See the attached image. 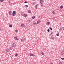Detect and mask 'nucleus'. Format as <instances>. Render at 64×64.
Masks as SVG:
<instances>
[{"label":"nucleus","mask_w":64,"mask_h":64,"mask_svg":"<svg viewBox=\"0 0 64 64\" xmlns=\"http://www.w3.org/2000/svg\"><path fill=\"white\" fill-rule=\"evenodd\" d=\"M60 54L61 55H64V53L63 52H61Z\"/></svg>","instance_id":"nucleus-15"},{"label":"nucleus","mask_w":64,"mask_h":64,"mask_svg":"<svg viewBox=\"0 0 64 64\" xmlns=\"http://www.w3.org/2000/svg\"><path fill=\"white\" fill-rule=\"evenodd\" d=\"M23 16L24 17H27V15L26 14H24Z\"/></svg>","instance_id":"nucleus-10"},{"label":"nucleus","mask_w":64,"mask_h":64,"mask_svg":"<svg viewBox=\"0 0 64 64\" xmlns=\"http://www.w3.org/2000/svg\"><path fill=\"white\" fill-rule=\"evenodd\" d=\"M10 50H12V48L11 47H10Z\"/></svg>","instance_id":"nucleus-27"},{"label":"nucleus","mask_w":64,"mask_h":64,"mask_svg":"<svg viewBox=\"0 0 64 64\" xmlns=\"http://www.w3.org/2000/svg\"><path fill=\"white\" fill-rule=\"evenodd\" d=\"M54 13H55V12H54V11H53L52 12V14H54Z\"/></svg>","instance_id":"nucleus-32"},{"label":"nucleus","mask_w":64,"mask_h":64,"mask_svg":"<svg viewBox=\"0 0 64 64\" xmlns=\"http://www.w3.org/2000/svg\"><path fill=\"white\" fill-rule=\"evenodd\" d=\"M35 18V16H32V19H34Z\"/></svg>","instance_id":"nucleus-20"},{"label":"nucleus","mask_w":64,"mask_h":64,"mask_svg":"<svg viewBox=\"0 0 64 64\" xmlns=\"http://www.w3.org/2000/svg\"><path fill=\"white\" fill-rule=\"evenodd\" d=\"M12 15L13 16H14L16 15V12H15V11H14L12 14Z\"/></svg>","instance_id":"nucleus-2"},{"label":"nucleus","mask_w":64,"mask_h":64,"mask_svg":"<svg viewBox=\"0 0 64 64\" xmlns=\"http://www.w3.org/2000/svg\"><path fill=\"white\" fill-rule=\"evenodd\" d=\"M1 2H3L4 1V0H0Z\"/></svg>","instance_id":"nucleus-24"},{"label":"nucleus","mask_w":64,"mask_h":64,"mask_svg":"<svg viewBox=\"0 0 64 64\" xmlns=\"http://www.w3.org/2000/svg\"><path fill=\"white\" fill-rule=\"evenodd\" d=\"M60 30H64V27H60Z\"/></svg>","instance_id":"nucleus-4"},{"label":"nucleus","mask_w":64,"mask_h":64,"mask_svg":"<svg viewBox=\"0 0 64 64\" xmlns=\"http://www.w3.org/2000/svg\"><path fill=\"white\" fill-rule=\"evenodd\" d=\"M28 13H30L31 12V10H28Z\"/></svg>","instance_id":"nucleus-22"},{"label":"nucleus","mask_w":64,"mask_h":64,"mask_svg":"<svg viewBox=\"0 0 64 64\" xmlns=\"http://www.w3.org/2000/svg\"><path fill=\"white\" fill-rule=\"evenodd\" d=\"M16 33L18 32V30H16Z\"/></svg>","instance_id":"nucleus-35"},{"label":"nucleus","mask_w":64,"mask_h":64,"mask_svg":"<svg viewBox=\"0 0 64 64\" xmlns=\"http://www.w3.org/2000/svg\"><path fill=\"white\" fill-rule=\"evenodd\" d=\"M37 22H38V23H40V22H41V20H38Z\"/></svg>","instance_id":"nucleus-17"},{"label":"nucleus","mask_w":64,"mask_h":64,"mask_svg":"<svg viewBox=\"0 0 64 64\" xmlns=\"http://www.w3.org/2000/svg\"><path fill=\"white\" fill-rule=\"evenodd\" d=\"M28 3V2L26 1H25L24 2V3Z\"/></svg>","instance_id":"nucleus-31"},{"label":"nucleus","mask_w":64,"mask_h":64,"mask_svg":"<svg viewBox=\"0 0 64 64\" xmlns=\"http://www.w3.org/2000/svg\"><path fill=\"white\" fill-rule=\"evenodd\" d=\"M56 36H59V34L58 33L56 34Z\"/></svg>","instance_id":"nucleus-25"},{"label":"nucleus","mask_w":64,"mask_h":64,"mask_svg":"<svg viewBox=\"0 0 64 64\" xmlns=\"http://www.w3.org/2000/svg\"><path fill=\"white\" fill-rule=\"evenodd\" d=\"M12 10H10V11H9V12H8V14L10 15H12Z\"/></svg>","instance_id":"nucleus-3"},{"label":"nucleus","mask_w":64,"mask_h":64,"mask_svg":"<svg viewBox=\"0 0 64 64\" xmlns=\"http://www.w3.org/2000/svg\"><path fill=\"white\" fill-rule=\"evenodd\" d=\"M52 32L51 34H50V35H52Z\"/></svg>","instance_id":"nucleus-38"},{"label":"nucleus","mask_w":64,"mask_h":64,"mask_svg":"<svg viewBox=\"0 0 64 64\" xmlns=\"http://www.w3.org/2000/svg\"><path fill=\"white\" fill-rule=\"evenodd\" d=\"M33 24H34V25H35V24H37V23H36V22H34V23Z\"/></svg>","instance_id":"nucleus-30"},{"label":"nucleus","mask_w":64,"mask_h":64,"mask_svg":"<svg viewBox=\"0 0 64 64\" xmlns=\"http://www.w3.org/2000/svg\"><path fill=\"white\" fill-rule=\"evenodd\" d=\"M64 7V6H63L61 5L60 7V9H62Z\"/></svg>","instance_id":"nucleus-14"},{"label":"nucleus","mask_w":64,"mask_h":64,"mask_svg":"<svg viewBox=\"0 0 64 64\" xmlns=\"http://www.w3.org/2000/svg\"><path fill=\"white\" fill-rule=\"evenodd\" d=\"M22 41H25V40H26V39L25 38H22Z\"/></svg>","instance_id":"nucleus-18"},{"label":"nucleus","mask_w":64,"mask_h":64,"mask_svg":"<svg viewBox=\"0 0 64 64\" xmlns=\"http://www.w3.org/2000/svg\"><path fill=\"white\" fill-rule=\"evenodd\" d=\"M21 26L22 27H25V25L23 24H21Z\"/></svg>","instance_id":"nucleus-7"},{"label":"nucleus","mask_w":64,"mask_h":64,"mask_svg":"<svg viewBox=\"0 0 64 64\" xmlns=\"http://www.w3.org/2000/svg\"><path fill=\"white\" fill-rule=\"evenodd\" d=\"M33 4H34V5L35 4H34V3H33Z\"/></svg>","instance_id":"nucleus-39"},{"label":"nucleus","mask_w":64,"mask_h":64,"mask_svg":"<svg viewBox=\"0 0 64 64\" xmlns=\"http://www.w3.org/2000/svg\"><path fill=\"white\" fill-rule=\"evenodd\" d=\"M58 64H62V62H60Z\"/></svg>","instance_id":"nucleus-28"},{"label":"nucleus","mask_w":64,"mask_h":64,"mask_svg":"<svg viewBox=\"0 0 64 64\" xmlns=\"http://www.w3.org/2000/svg\"><path fill=\"white\" fill-rule=\"evenodd\" d=\"M38 6V4H36V5L35 6V8L36 9H37V7Z\"/></svg>","instance_id":"nucleus-13"},{"label":"nucleus","mask_w":64,"mask_h":64,"mask_svg":"<svg viewBox=\"0 0 64 64\" xmlns=\"http://www.w3.org/2000/svg\"><path fill=\"white\" fill-rule=\"evenodd\" d=\"M51 38L52 40H54V38L53 36H51Z\"/></svg>","instance_id":"nucleus-8"},{"label":"nucleus","mask_w":64,"mask_h":64,"mask_svg":"<svg viewBox=\"0 0 64 64\" xmlns=\"http://www.w3.org/2000/svg\"><path fill=\"white\" fill-rule=\"evenodd\" d=\"M36 23H37V24H39V22H36Z\"/></svg>","instance_id":"nucleus-37"},{"label":"nucleus","mask_w":64,"mask_h":64,"mask_svg":"<svg viewBox=\"0 0 64 64\" xmlns=\"http://www.w3.org/2000/svg\"><path fill=\"white\" fill-rule=\"evenodd\" d=\"M10 27H12V24H10L9 26Z\"/></svg>","instance_id":"nucleus-21"},{"label":"nucleus","mask_w":64,"mask_h":64,"mask_svg":"<svg viewBox=\"0 0 64 64\" xmlns=\"http://www.w3.org/2000/svg\"><path fill=\"white\" fill-rule=\"evenodd\" d=\"M6 52H9V49H6Z\"/></svg>","instance_id":"nucleus-12"},{"label":"nucleus","mask_w":64,"mask_h":64,"mask_svg":"<svg viewBox=\"0 0 64 64\" xmlns=\"http://www.w3.org/2000/svg\"><path fill=\"white\" fill-rule=\"evenodd\" d=\"M50 30H52V28H50Z\"/></svg>","instance_id":"nucleus-34"},{"label":"nucleus","mask_w":64,"mask_h":64,"mask_svg":"<svg viewBox=\"0 0 64 64\" xmlns=\"http://www.w3.org/2000/svg\"><path fill=\"white\" fill-rule=\"evenodd\" d=\"M50 22H48L46 23V24H47L48 25V26H49V25H50Z\"/></svg>","instance_id":"nucleus-9"},{"label":"nucleus","mask_w":64,"mask_h":64,"mask_svg":"<svg viewBox=\"0 0 64 64\" xmlns=\"http://www.w3.org/2000/svg\"><path fill=\"white\" fill-rule=\"evenodd\" d=\"M30 57H31V56H35V55L33 54H30Z\"/></svg>","instance_id":"nucleus-6"},{"label":"nucleus","mask_w":64,"mask_h":64,"mask_svg":"<svg viewBox=\"0 0 64 64\" xmlns=\"http://www.w3.org/2000/svg\"><path fill=\"white\" fill-rule=\"evenodd\" d=\"M17 56H18V54H16L15 55V57H17Z\"/></svg>","instance_id":"nucleus-26"},{"label":"nucleus","mask_w":64,"mask_h":64,"mask_svg":"<svg viewBox=\"0 0 64 64\" xmlns=\"http://www.w3.org/2000/svg\"><path fill=\"white\" fill-rule=\"evenodd\" d=\"M61 59H62V60H64V58H61Z\"/></svg>","instance_id":"nucleus-29"},{"label":"nucleus","mask_w":64,"mask_h":64,"mask_svg":"<svg viewBox=\"0 0 64 64\" xmlns=\"http://www.w3.org/2000/svg\"><path fill=\"white\" fill-rule=\"evenodd\" d=\"M21 41H23V40L22 39H22H21L20 40Z\"/></svg>","instance_id":"nucleus-36"},{"label":"nucleus","mask_w":64,"mask_h":64,"mask_svg":"<svg viewBox=\"0 0 64 64\" xmlns=\"http://www.w3.org/2000/svg\"><path fill=\"white\" fill-rule=\"evenodd\" d=\"M41 54L42 55H44V53L43 52H41Z\"/></svg>","instance_id":"nucleus-16"},{"label":"nucleus","mask_w":64,"mask_h":64,"mask_svg":"<svg viewBox=\"0 0 64 64\" xmlns=\"http://www.w3.org/2000/svg\"><path fill=\"white\" fill-rule=\"evenodd\" d=\"M28 22H31V20H28Z\"/></svg>","instance_id":"nucleus-23"},{"label":"nucleus","mask_w":64,"mask_h":64,"mask_svg":"<svg viewBox=\"0 0 64 64\" xmlns=\"http://www.w3.org/2000/svg\"><path fill=\"white\" fill-rule=\"evenodd\" d=\"M17 37L18 36H15L14 37V38L15 40H18V39H17Z\"/></svg>","instance_id":"nucleus-11"},{"label":"nucleus","mask_w":64,"mask_h":64,"mask_svg":"<svg viewBox=\"0 0 64 64\" xmlns=\"http://www.w3.org/2000/svg\"><path fill=\"white\" fill-rule=\"evenodd\" d=\"M12 47H15V46H16V44L15 43H14L13 44H12Z\"/></svg>","instance_id":"nucleus-5"},{"label":"nucleus","mask_w":64,"mask_h":64,"mask_svg":"<svg viewBox=\"0 0 64 64\" xmlns=\"http://www.w3.org/2000/svg\"><path fill=\"white\" fill-rule=\"evenodd\" d=\"M40 3L41 4V7L43 6V2H44V0H40Z\"/></svg>","instance_id":"nucleus-1"},{"label":"nucleus","mask_w":64,"mask_h":64,"mask_svg":"<svg viewBox=\"0 0 64 64\" xmlns=\"http://www.w3.org/2000/svg\"><path fill=\"white\" fill-rule=\"evenodd\" d=\"M47 31H48V32H49V29H48V30H47Z\"/></svg>","instance_id":"nucleus-33"},{"label":"nucleus","mask_w":64,"mask_h":64,"mask_svg":"<svg viewBox=\"0 0 64 64\" xmlns=\"http://www.w3.org/2000/svg\"><path fill=\"white\" fill-rule=\"evenodd\" d=\"M28 6V5H25L24 6V7H26V8H27Z\"/></svg>","instance_id":"nucleus-19"}]
</instances>
